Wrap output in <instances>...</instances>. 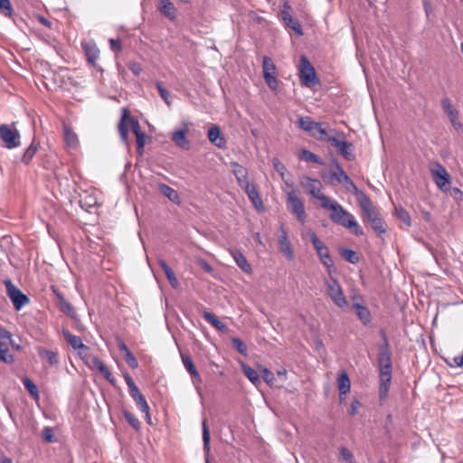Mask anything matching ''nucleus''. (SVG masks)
<instances>
[{"label": "nucleus", "instance_id": "nucleus-23", "mask_svg": "<svg viewBox=\"0 0 463 463\" xmlns=\"http://www.w3.org/2000/svg\"><path fill=\"white\" fill-rule=\"evenodd\" d=\"M208 139L211 143H213L218 148H225L226 147V139L221 134V129L218 126H213L208 130Z\"/></svg>", "mask_w": 463, "mask_h": 463}, {"label": "nucleus", "instance_id": "nucleus-40", "mask_svg": "<svg viewBox=\"0 0 463 463\" xmlns=\"http://www.w3.org/2000/svg\"><path fill=\"white\" fill-rule=\"evenodd\" d=\"M0 361L5 364L14 362V356L9 352L8 344L5 341H0Z\"/></svg>", "mask_w": 463, "mask_h": 463}, {"label": "nucleus", "instance_id": "nucleus-5", "mask_svg": "<svg viewBox=\"0 0 463 463\" xmlns=\"http://www.w3.org/2000/svg\"><path fill=\"white\" fill-rule=\"evenodd\" d=\"M299 184L301 187L306 188L314 198L320 201L321 207H323V203H328L330 198L321 193L323 185L319 180L304 175L300 178Z\"/></svg>", "mask_w": 463, "mask_h": 463}, {"label": "nucleus", "instance_id": "nucleus-54", "mask_svg": "<svg viewBox=\"0 0 463 463\" xmlns=\"http://www.w3.org/2000/svg\"><path fill=\"white\" fill-rule=\"evenodd\" d=\"M134 401L136 402V404L139 407L141 411L147 413V411H149V406L143 394H141L137 400Z\"/></svg>", "mask_w": 463, "mask_h": 463}, {"label": "nucleus", "instance_id": "nucleus-3", "mask_svg": "<svg viewBox=\"0 0 463 463\" xmlns=\"http://www.w3.org/2000/svg\"><path fill=\"white\" fill-rule=\"evenodd\" d=\"M131 126L132 131L136 137L144 132L140 128L139 122L130 118L129 110L127 108L122 109V116L118 125V130L123 142L128 141V127Z\"/></svg>", "mask_w": 463, "mask_h": 463}, {"label": "nucleus", "instance_id": "nucleus-6", "mask_svg": "<svg viewBox=\"0 0 463 463\" xmlns=\"http://www.w3.org/2000/svg\"><path fill=\"white\" fill-rule=\"evenodd\" d=\"M80 358L89 368L99 371L107 381L112 384L115 383V378L112 373L99 357L91 354L90 351H86L85 355H81Z\"/></svg>", "mask_w": 463, "mask_h": 463}, {"label": "nucleus", "instance_id": "nucleus-59", "mask_svg": "<svg viewBox=\"0 0 463 463\" xmlns=\"http://www.w3.org/2000/svg\"><path fill=\"white\" fill-rule=\"evenodd\" d=\"M361 407V403L358 400H354L351 403V407H350V411H349V414L350 415H355L357 414L359 409Z\"/></svg>", "mask_w": 463, "mask_h": 463}, {"label": "nucleus", "instance_id": "nucleus-44", "mask_svg": "<svg viewBox=\"0 0 463 463\" xmlns=\"http://www.w3.org/2000/svg\"><path fill=\"white\" fill-rule=\"evenodd\" d=\"M395 215L398 219H400L406 226L410 227L411 225V219L409 213L402 207H395Z\"/></svg>", "mask_w": 463, "mask_h": 463}, {"label": "nucleus", "instance_id": "nucleus-20", "mask_svg": "<svg viewBox=\"0 0 463 463\" xmlns=\"http://www.w3.org/2000/svg\"><path fill=\"white\" fill-rule=\"evenodd\" d=\"M337 388L339 391L340 403L344 402L346 394L350 392L351 382L349 376L345 371H341L337 374Z\"/></svg>", "mask_w": 463, "mask_h": 463}, {"label": "nucleus", "instance_id": "nucleus-55", "mask_svg": "<svg viewBox=\"0 0 463 463\" xmlns=\"http://www.w3.org/2000/svg\"><path fill=\"white\" fill-rule=\"evenodd\" d=\"M232 345L240 354H246L247 348H246L244 343L240 338H237V337L232 338Z\"/></svg>", "mask_w": 463, "mask_h": 463}, {"label": "nucleus", "instance_id": "nucleus-1", "mask_svg": "<svg viewBox=\"0 0 463 463\" xmlns=\"http://www.w3.org/2000/svg\"><path fill=\"white\" fill-rule=\"evenodd\" d=\"M323 208L330 210V220L339 225L350 229L356 236H363L364 232L354 215L344 209L336 201L329 199L328 203H323Z\"/></svg>", "mask_w": 463, "mask_h": 463}, {"label": "nucleus", "instance_id": "nucleus-38", "mask_svg": "<svg viewBox=\"0 0 463 463\" xmlns=\"http://www.w3.org/2000/svg\"><path fill=\"white\" fill-rule=\"evenodd\" d=\"M88 61L94 64L99 55V51L94 43H86L83 46Z\"/></svg>", "mask_w": 463, "mask_h": 463}, {"label": "nucleus", "instance_id": "nucleus-27", "mask_svg": "<svg viewBox=\"0 0 463 463\" xmlns=\"http://www.w3.org/2000/svg\"><path fill=\"white\" fill-rule=\"evenodd\" d=\"M182 362L184 368L188 371L191 376L194 378V382L197 383H202V377L199 374L196 367L194 366L191 357L187 354H181Z\"/></svg>", "mask_w": 463, "mask_h": 463}, {"label": "nucleus", "instance_id": "nucleus-17", "mask_svg": "<svg viewBox=\"0 0 463 463\" xmlns=\"http://www.w3.org/2000/svg\"><path fill=\"white\" fill-rule=\"evenodd\" d=\"M441 106L444 111L447 113L449 121L455 129H459L463 127L462 123L459 121V114L458 111L453 107L450 99L449 98H444L441 100Z\"/></svg>", "mask_w": 463, "mask_h": 463}, {"label": "nucleus", "instance_id": "nucleus-4", "mask_svg": "<svg viewBox=\"0 0 463 463\" xmlns=\"http://www.w3.org/2000/svg\"><path fill=\"white\" fill-rule=\"evenodd\" d=\"M435 184L444 193L451 190V177L446 168L439 163H435L430 169Z\"/></svg>", "mask_w": 463, "mask_h": 463}, {"label": "nucleus", "instance_id": "nucleus-58", "mask_svg": "<svg viewBox=\"0 0 463 463\" xmlns=\"http://www.w3.org/2000/svg\"><path fill=\"white\" fill-rule=\"evenodd\" d=\"M137 139V151L139 154H142L143 153V149H144V146H145V144H146V135L145 133L137 136L136 137Z\"/></svg>", "mask_w": 463, "mask_h": 463}, {"label": "nucleus", "instance_id": "nucleus-47", "mask_svg": "<svg viewBox=\"0 0 463 463\" xmlns=\"http://www.w3.org/2000/svg\"><path fill=\"white\" fill-rule=\"evenodd\" d=\"M260 373L261 377L263 378V380L269 385H272L273 384V381L275 380V377H274V374H273V373L271 371H269L266 367L260 366Z\"/></svg>", "mask_w": 463, "mask_h": 463}, {"label": "nucleus", "instance_id": "nucleus-34", "mask_svg": "<svg viewBox=\"0 0 463 463\" xmlns=\"http://www.w3.org/2000/svg\"><path fill=\"white\" fill-rule=\"evenodd\" d=\"M241 370L244 375L256 386L260 383V378L259 373L251 368L250 366L242 364Z\"/></svg>", "mask_w": 463, "mask_h": 463}, {"label": "nucleus", "instance_id": "nucleus-10", "mask_svg": "<svg viewBox=\"0 0 463 463\" xmlns=\"http://www.w3.org/2000/svg\"><path fill=\"white\" fill-rule=\"evenodd\" d=\"M326 290L330 298L338 307L345 308L347 307L346 298L336 279H331L330 281L326 282Z\"/></svg>", "mask_w": 463, "mask_h": 463}, {"label": "nucleus", "instance_id": "nucleus-37", "mask_svg": "<svg viewBox=\"0 0 463 463\" xmlns=\"http://www.w3.org/2000/svg\"><path fill=\"white\" fill-rule=\"evenodd\" d=\"M298 124L301 129L311 136L318 122L314 121L310 117H302L298 119Z\"/></svg>", "mask_w": 463, "mask_h": 463}, {"label": "nucleus", "instance_id": "nucleus-15", "mask_svg": "<svg viewBox=\"0 0 463 463\" xmlns=\"http://www.w3.org/2000/svg\"><path fill=\"white\" fill-rule=\"evenodd\" d=\"M189 122H184L182 127L178 129H175L171 136L172 141L180 148L184 150L190 149V141L187 138V134L189 133Z\"/></svg>", "mask_w": 463, "mask_h": 463}, {"label": "nucleus", "instance_id": "nucleus-46", "mask_svg": "<svg viewBox=\"0 0 463 463\" xmlns=\"http://www.w3.org/2000/svg\"><path fill=\"white\" fill-rule=\"evenodd\" d=\"M126 420L128 424L133 427L135 430H138L140 429V421L130 411H125L123 412Z\"/></svg>", "mask_w": 463, "mask_h": 463}, {"label": "nucleus", "instance_id": "nucleus-57", "mask_svg": "<svg viewBox=\"0 0 463 463\" xmlns=\"http://www.w3.org/2000/svg\"><path fill=\"white\" fill-rule=\"evenodd\" d=\"M0 338L1 341L12 343V334L5 328L0 326Z\"/></svg>", "mask_w": 463, "mask_h": 463}, {"label": "nucleus", "instance_id": "nucleus-33", "mask_svg": "<svg viewBox=\"0 0 463 463\" xmlns=\"http://www.w3.org/2000/svg\"><path fill=\"white\" fill-rule=\"evenodd\" d=\"M202 429H203V450L206 454L205 463H211L208 459V455L210 453V430L207 425V422L205 420L202 422Z\"/></svg>", "mask_w": 463, "mask_h": 463}, {"label": "nucleus", "instance_id": "nucleus-26", "mask_svg": "<svg viewBox=\"0 0 463 463\" xmlns=\"http://www.w3.org/2000/svg\"><path fill=\"white\" fill-rule=\"evenodd\" d=\"M54 292L57 297V305L59 309L65 315L75 319L77 317V313L74 307L63 298V296L60 292H57L56 290H54Z\"/></svg>", "mask_w": 463, "mask_h": 463}, {"label": "nucleus", "instance_id": "nucleus-13", "mask_svg": "<svg viewBox=\"0 0 463 463\" xmlns=\"http://www.w3.org/2000/svg\"><path fill=\"white\" fill-rule=\"evenodd\" d=\"M7 296L12 300L14 307L20 309L27 301L28 297L17 288L10 279L5 280Z\"/></svg>", "mask_w": 463, "mask_h": 463}, {"label": "nucleus", "instance_id": "nucleus-22", "mask_svg": "<svg viewBox=\"0 0 463 463\" xmlns=\"http://www.w3.org/2000/svg\"><path fill=\"white\" fill-rule=\"evenodd\" d=\"M230 254L233 258L234 261L236 262L237 266L245 273L251 274L252 273V268L250 264L248 262L246 257L244 254L236 249L230 250Z\"/></svg>", "mask_w": 463, "mask_h": 463}, {"label": "nucleus", "instance_id": "nucleus-25", "mask_svg": "<svg viewBox=\"0 0 463 463\" xmlns=\"http://www.w3.org/2000/svg\"><path fill=\"white\" fill-rule=\"evenodd\" d=\"M279 249L281 252L287 257L288 260H293L294 253L291 248V243L288 238L285 229L281 226V235L279 240Z\"/></svg>", "mask_w": 463, "mask_h": 463}, {"label": "nucleus", "instance_id": "nucleus-52", "mask_svg": "<svg viewBox=\"0 0 463 463\" xmlns=\"http://www.w3.org/2000/svg\"><path fill=\"white\" fill-rule=\"evenodd\" d=\"M263 77H264V80H265L266 83L268 84V86L272 90H276L278 88V80H277L276 75L267 73V75H263Z\"/></svg>", "mask_w": 463, "mask_h": 463}, {"label": "nucleus", "instance_id": "nucleus-64", "mask_svg": "<svg viewBox=\"0 0 463 463\" xmlns=\"http://www.w3.org/2000/svg\"><path fill=\"white\" fill-rule=\"evenodd\" d=\"M449 192H451L450 194L452 196H454V198L456 200H458V201L463 200V193L458 188L455 187V188L451 189Z\"/></svg>", "mask_w": 463, "mask_h": 463}, {"label": "nucleus", "instance_id": "nucleus-56", "mask_svg": "<svg viewBox=\"0 0 463 463\" xmlns=\"http://www.w3.org/2000/svg\"><path fill=\"white\" fill-rule=\"evenodd\" d=\"M43 438L47 442H53L54 441L53 430L51 427H45L43 430Z\"/></svg>", "mask_w": 463, "mask_h": 463}, {"label": "nucleus", "instance_id": "nucleus-9", "mask_svg": "<svg viewBox=\"0 0 463 463\" xmlns=\"http://www.w3.org/2000/svg\"><path fill=\"white\" fill-rule=\"evenodd\" d=\"M307 234L310 238V241L317 250V255L320 258L321 262L324 266H326L329 270L333 267L334 262L330 257L329 250L327 247L319 240L317 234L309 230Z\"/></svg>", "mask_w": 463, "mask_h": 463}, {"label": "nucleus", "instance_id": "nucleus-29", "mask_svg": "<svg viewBox=\"0 0 463 463\" xmlns=\"http://www.w3.org/2000/svg\"><path fill=\"white\" fill-rule=\"evenodd\" d=\"M311 137L317 140L326 142H332V139L335 138V137L329 135L327 128H326V124L322 122H318Z\"/></svg>", "mask_w": 463, "mask_h": 463}, {"label": "nucleus", "instance_id": "nucleus-42", "mask_svg": "<svg viewBox=\"0 0 463 463\" xmlns=\"http://www.w3.org/2000/svg\"><path fill=\"white\" fill-rule=\"evenodd\" d=\"M298 156H299V159L304 160V161L313 162V163L319 164V165L323 164V162L319 158V156H317L316 154L312 153L311 151H309L307 149H302L301 152L299 153Z\"/></svg>", "mask_w": 463, "mask_h": 463}, {"label": "nucleus", "instance_id": "nucleus-45", "mask_svg": "<svg viewBox=\"0 0 463 463\" xmlns=\"http://www.w3.org/2000/svg\"><path fill=\"white\" fill-rule=\"evenodd\" d=\"M341 256L348 262L352 264H355L359 261V258L357 256V253L350 249H344L341 251Z\"/></svg>", "mask_w": 463, "mask_h": 463}, {"label": "nucleus", "instance_id": "nucleus-21", "mask_svg": "<svg viewBox=\"0 0 463 463\" xmlns=\"http://www.w3.org/2000/svg\"><path fill=\"white\" fill-rule=\"evenodd\" d=\"M258 211H263V203L254 184L249 183L241 187Z\"/></svg>", "mask_w": 463, "mask_h": 463}, {"label": "nucleus", "instance_id": "nucleus-8", "mask_svg": "<svg viewBox=\"0 0 463 463\" xmlns=\"http://www.w3.org/2000/svg\"><path fill=\"white\" fill-rule=\"evenodd\" d=\"M336 171L331 173V177L335 179L338 183L343 184L345 188L354 194L358 200L363 195L365 194L364 192L359 190L354 183L351 180V178L347 175V174L344 171V169L340 166L339 164L335 165Z\"/></svg>", "mask_w": 463, "mask_h": 463}, {"label": "nucleus", "instance_id": "nucleus-61", "mask_svg": "<svg viewBox=\"0 0 463 463\" xmlns=\"http://www.w3.org/2000/svg\"><path fill=\"white\" fill-rule=\"evenodd\" d=\"M129 394L133 398V400H137L142 393L140 392L138 387L136 385L128 388Z\"/></svg>", "mask_w": 463, "mask_h": 463}, {"label": "nucleus", "instance_id": "nucleus-41", "mask_svg": "<svg viewBox=\"0 0 463 463\" xmlns=\"http://www.w3.org/2000/svg\"><path fill=\"white\" fill-rule=\"evenodd\" d=\"M282 17L285 23L288 26H290L298 35L303 34L300 24L293 19L292 15L289 14V13L282 11Z\"/></svg>", "mask_w": 463, "mask_h": 463}, {"label": "nucleus", "instance_id": "nucleus-19", "mask_svg": "<svg viewBox=\"0 0 463 463\" xmlns=\"http://www.w3.org/2000/svg\"><path fill=\"white\" fill-rule=\"evenodd\" d=\"M392 369H380V386H379V397L380 399L385 400L390 389L392 381Z\"/></svg>", "mask_w": 463, "mask_h": 463}, {"label": "nucleus", "instance_id": "nucleus-63", "mask_svg": "<svg viewBox=\"0 0 463 463\" xmlns=\"http://www.w3.org/2000/svg\"><path fill=\"white\" fill-rule=\"evenodd\" d=\"M31 397H33L36 402H39V392L37 386L31 381Z\"/></svg>", "mask_w": 463, "mask_h": 463}, {"label": "nucleus", "instance_id": "nucleus-31", "mask_svg": "<svg viewBox=\"0 0 463 463\" xmlns=\"http://www.w3.org/2000/svg\"><path fill=\"white\" fill-rule=\"evenodd\" d=\"M159 11L170 20L175 17L176 9L170 0H159Z\"/></svg>", "mask_w": 463, "mask_h": 463}, {"label": "nucleus", "instance_id": "nucleus-60", "mask_svg": "<svg viewBox=\"0 0 463 463\" xmlns=\"http://www.w3.org/2000/svg\"><path fill=\"white\" fill-rule=\"evenodd\" d=\"M128 69L135 74L138 75L141 71L142 67L138 62L133 61L128 64Z\"/></svg>", "mask_w": 463, "mask_h": 463}, {"label": "nucleus", "instance_id": "nucleus-39", "mask_svg": "<svg viewBox=\"0 0 463 463\" xmlns=\"http://www.w3.org/2000/svg\"><path fill=\"white\" fill-rule=\"evenodd\" d=\"M203 318L211 324L213 327L220 331H224L226 329V326L221 322L213 314L204 311L203 314Z\"/></svg>", "mask_w": 463, "mask_h": 463}, {"label": "nucleus", "instance_id": "nucleus-11", "mask_svg": "<svg viewBox=\"0 0 463 463\" xmlns=\"http://www.w3.org/2000/svg\"><path fill=\"white\" fill-rule=\"evenodd\" d=\"M0 138L4 143V146L13 149L20 146V134L15 128L3 124L0 126Z\"/></svg>", "mask_w": 463, "mask_h": 463}, {"label": "nucleus", "instance_id": "nucleus-7", "mask_svg": "<svg viewBox=\"0 0 463 463\" xmlns=\"http://www.w3.org/2000/svg\"><path fill=\"white\" fill-rule=\"evenodd\" d=\"M299 77L302 85L307 87H312L318 82L315 69L306 56L300 58Z\"/></svg>", "mask_w": 463, "mask_h": 463}, {"label": "nucleus", "instance_id": "nucleus-16", "mask_svg": "<svg viewBox=\"0 0 463 463\" xmlns=\"http://www.w3.org/2000/svg\"><path fill=\"white\" fill-rule=\"evenodd\" d=\"M62 335L66 340L67 344L71 346V348L77 351L78 355L80 357L81 355H85L86 351H90V347L83 344L81 338L78 335H73L68 329L62 330Z\"/></svg>", "mask_w": 463, "mask_h": 463}, {"label": "nucleus", "instance_id": "nucleus-28", "mask_svg": "<svg viewBox=\"0 0 463 463\" xmlns=\"http://www.w3.org/2000/svg\"><path fill=\"white\" fill-rule=\"evenodd\" d=\"M158 191L164 194L166 198H168L171 202L175 204L181 203V199L178 193L165 184H158L157 185Z\"/></svg>", "mask_w": 463, "mask_h": 463}, {"label": "nucleus", "instance_id": "nucleus-12", "mask_svg": "<svg viewBox=\"0 0 463 463\" xmlns=\"http://www.w3.org/2000/svg\"><path fill=\"white\" fill-rule=\"evenodd\" d=\"M287 204L288 210L297 216L301 223H304L306 222L305 206L301 199L297 195L295 190L288 194Z\"/></svg>", "mask_w": 463, "mask_h": 463}, {"label": "nucleus", "instance_id": "nucleus-18", "mask_svg": "<svg viewBox=\"0 0 463 463\" xmlns=\"http://www.w3.org/2000/svg\"><path fill=\"white\" fill-rule=\"evenodd\" d=\"M384 343L379 346V356L378 363L380 369H392L391 352L389 350V345L387 337L383 334Z\"/></svg>", "mask_w": 463, "mask_h": 463}, {"label": "nucleus", "instance_id": "nucleus-51", "mask_svg": "<svg viewBox=\"0 0 463 463\" xmlns=\"http://www.w3.org/2000/svg\"><path fill=\"white\" fill-rule=\"evenodd\" d=\"M339 454L345 463H354L353 453L345 447H341L339 449Z\"/></svg>", "mask_w": 463, "mask_h": 463}, {"label": "nucleus", "instance_id": "nucleus-36", "mask_svg": "<svg viewBox=\"0 0 463 463\" xmlns=\"http://www.w3.org/2000/svg\"><path fill=\"white\" fill-rule=\"evenodd\" d=\"M353 307L355 309V313L359 319L364 324H368L371 321V314L369 309L358 303L354 304Z\"/></svg>", "mask_w": 463, "mask_h": 463}, {"label": "nucleus", "instance_id": "nucleus-48", "mask_svg": "<svg viewBox=\"0 0 463 463\" xmlns=\"http://www.w3.org/2000/svg\"><path fill=\"white\" fill-rule=\"evenodd\" d=\"M0 13L8 17L12 15L13 8L10 0H0Z\"/></svg>", "mask_w": 463, "mask_h": 463}, {"label": "nucleus", "instance_id": "nucleus-30", "mask_svg": "<svg viewBox=\"0 0 463 463\" xmlns=\"http://www.w3.org/2000/svg\"><path fill=\"white\" fill-rule=\"evenodd\" d=\"M38 354L40 358L47 362L49 365H57L59 364V357L57 352L47 350L43 347L38 348Z\"/></svg>", "mask_w": 463, "mask_h": 463}, {"label": "nucleus", "instance_id": "nucleus-62", "mask_svg": "<svg viewBox=\"0 0 463 463\" xmlns=\"http://www.w3.org/2000/svg\"><path fill=\"white\" fill-rule=\"evenodd\" d=\"M109 44H110V49L112 51H121L122 49V45H121V43L118 41V40H115V39H109Z\"/></svg>", "mask_w": 463, "mask_h": 463}, {"label": "nucleus", "instance_id": "nucleus-2", "mask_svg": "<svg viewBox=\"0 0 463 463\" xmlns=\"http://www.w3.org/2000/svg\"><path fill=\"white\" fill-rule=\"evenodd\" d=\"M357 202L362 210L363 222L369 223L377 235L384 234L387 231V225L369 196L365 194Z\"/></svg>", "mask_w": 463, "mask_h": 463}, {"label": "nucleus", "instance_id": "nucleus-50", "mask_svg": "<svg viewBox=\"0 0 463 463\" xmlns=\"http://www.w3.org/2000/svg\"><path fill=\"white\" fill-rule=\"evenodd\" d=\"M156 89L159 92L160 97L165 100V102L169 106L171 104L170 101V94L169 92L165 89L163 84L159 81L156 83Z\"/></svg>", "mask_w": 463, "mask_h": 463}, {"label": "nucleus", "instance_id": "nucleus-35", "mask_svg": "<svg viewBox=\"0 0 463 463\" xmlns=\"http://www.w3.org/2000/svg\"><path fill=\"white\" fill-rule=\"evenodd\" d=\"M158 264L161 267V269L164 270L167 279L169 280L170 284L174 288H177L178 286V280L174 273V271L171 269V268L168 266V264L164 260H159Z\"/></svg>", "mask_w": 463, "mask_h": 463}, {"label": "nucleus", "instance_id": "nucleus-49", "mask_svg": "<svg viewBox=\"0 0 463 463\" xmlns=\"http://www.w3.org/2000/svg\"><path fill=\"white\" fill-rule=\"evenodd\" d=\"M272 165L274 169L279 174L280 177L285 180V175L287 173V168L278 158L272 159Z\"/></svg>", "mask_w": 463, "mask_h": 463}, {"label": "nucleus", "instance_id": "nucleus-14", "mask_svg": "<svg viewBox=\"0 0 463 463\" xmlns=\"http://www.w3.org/2000/svg\"><path fill=\"white\" fill-rule=\"evenodd\" d=\"M345 137L344 133H339L338 137H335L331 143L345 159L353 161L354 159V146L352 143L345 141Z\"/></svg>", "mask_w": 463, "mask_h": 463}, {"label": "nucleus", "instance_id": "nucleus-53", "mask_svg": "<svg viewBox=\"0 0 463 463\" xmlns=\"http://www.w3.org/2000/svg\"><path fill=\"white\" fill-rule=\"evenodd\" d=\"M124 359L130 368L136 369L138 367V362L131 352H128V354L124 355Z\"/></svg>", "mask_w": 463, "mask_h": 463}, {"label": "nucleus", "instance_id": "nucleus-43", "mask_svg": "<svg viewBox=\"0 0 463 463\" xmlns=\"http://www.w3.org/2000/svg\"><path fill=\"white\" fill-rule=\"evenodd\" d=\"M277 67L275 63L273 62L272 59L269 56L263 57V62H262V71L263 75L268 74H276Z\"/></svg>", "mask_w": 463, "mask_h": 463}, {"label": "nucleus", "instance_id": "nucleus-24", "mask_svg": "<svg viewBox=\"0 0 463 463\" xmlns=\"http://www.w3.org/2000/svg\"><path fill=\"white\" fill-rule=\"evenodd\" d=\"M232 171L241 187L249 184L247 169L237 162L231 163Z\"/></svg>", "mask_w": 463, "mask_h": 463}, {"label": "nucleus", "instance_id": "nucleus-32", "mask_svg": "<svg viewBox=\"0 0 463 463\" xmlns=\"http://www.w3.org/2000/svg\"><path fill=\"white\" fill-rule=\"evenodd\" d=\"M63 135L65 145L69 148H76L79 145V139L76 135L68 126L63 127Z\"/></svg>", "mask_w": 463, "mask_h": 463}]
</instances>
